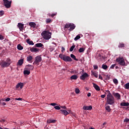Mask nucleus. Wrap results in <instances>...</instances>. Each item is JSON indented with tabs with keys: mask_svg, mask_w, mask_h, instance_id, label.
<instances>
[{
	"mask_svg": "<svg viewBox=\"0 0 129 129\" xmlns=\"http://www.w3.org/2000/svg\"><path fill=\"white\" fill-rule=\"evenodd\" d=\"M106 92L107 93L106 105L109 104L110 105H112V104H114V103H115L114 97H113V96H112L110 91L107 90L106 91Z\"/></svg>",
	"mask_w": 129,
	"mask_h": 129,
	"instance_id": "nucleus-1",
	"label": "nucleus"
},
{
	"mask_svg": "<svg viewBox=\"0 0 129 129\" xmlns=\"http://www.w3.org/2000/svg\"><path fill=\"white\" fill-rule=\"evenodd\" d=\"M75 28H76V26H75V24H74V23H68L65 24L63 27V30L64 31H67V30L69 29V31L70 32H71L72 31H73V30H74Z\"/></svg>",
	"mask_w": 129,
	"mask_h": 129,
	"instance_id": "nucleus-2",
	"label": "nucleus"
},
{
	"mask_svg": "<svg viewBox=\"0 0 129 129\" xmlns=\"http://www.w3.org/2000/svg\"><path fill=\"white\" fill-rule=\"evenodd\" d=\"M11 59L8 58L6 61L3 60L0 62V66L2 68H6L9 67L11 65Z\"/></svg>",
	"mask_w": 129,
	"mask_h": 129,
	"instance_id": "nucleus-3",
	"label": "nucleus"
},
{
	"mask_svg": "<svg viewBox=\"0 0 129 129\" xmlns=\"http://www.w3.org/2000/svg\"><path fill=\"white\" fill-rule=\"evenodd\" d=\"M41 35L45 40H50V39H51V34L49 31H44L42 32Z\"/></svg>",
	"mask_w": 129,
	"mask_h": 129,
	"instance_id": "nucleus-4",
	"label": "nucleus"
},
{
	"mask_svg": "<svg viewBox=\"0 0 129 129\" xmlns=\"http://www.w3.org/2000/svg\"><path fill=\"white\" fill-rule=\"evenodd\" d=\"M116 61L118 62V64L121 66H125V61H124V58L122 56L116 58Z\"/></svg>",
	"mask_w": 129,
	"mask_h": 129,
	"instance_id": "nucleus-5",
	"label": "nucleus"
},
{
	"mask_svg": "<svg viewBox=\"0 0 129 129\" xmlns=\"http://www.w3.org/2000/svg\"><path fill=\"white\" fill-rule=\"evenodd\" d=\"M4 6L6 7L7 9H10L11 6H12V1H9V0H3Z\"/></svg>",
	"mask_w": 129,
	"mask_h": 129,
	"instance_id": "nucleus-6",
	"label": "nucleus"
},
{
	"mask_svg": "<svg viewBox=\"0 0 129 129\" xmlns=\"http://www.w3.org/2000/svg\"><path fill=\"white\" fill-rule=\"evenodd\" d=\"M42 61V56L41 55L37 56L35 57V60L34 61L33 64H35L36 65H39L40 63H41Z\"/></svg>",
	"mask_w": 129,
	"mask_h": 129,
	"instance_id": "nucleus-7",
	"label": "nucleus"
},
{
	"mask_svg": "<svg viewBox=\"0 0 129 129\" xmlns=\"http://www.w3.org/2000/svg\"><path fill=\"white\" fill-rule=\"evenodd\" d=\"M25 70L31 71V70H34V66L31 64H27L25 66Z\"/></svg>",
	"mask_w": 129,
	"mask_h": 129,
	"instance_id": "nucleus-8",
	"label": "nucleus"
},
{
	"mask_svg": "<svg viewBox=\"0 0 129 129\" xmlns=\"http://www.w3.org/2000/svg\"><path fill=\"white\" fill-rule=\"evenodd\" d=\"M63 60L65 62H72V58L69 56L65 55Z\"/></svg>",
	"mask_w": 129,
	"mask_h": 129,
	"instance_id": "nucleus-9",
	"label": "nucleus"
},
{
	"mask_svg": "<svg viewBox=\"0 0 129 129\" xmlns=\"http://www.w3.org/2000/svg\"><path fill=\"white\" fill-rule=\"evenodd\" d=\"M88 77V74L85 73L82 76H80V79H81V80H85V79L87 78Z\"/></svg>",
	"mask_w": 129,
	"mask_h": 129,
	"instance_id": "nucleus-10",
	"label": "nucleus"
},
{
	"mask_svg": "<svg viewBox=\"0 0 129 129\" xmlns=\"http://www.w3.org/2000/svg\"><path fill=\"white\" fill-rule=\"evenodd\" d=\"M83 109H84V110H91L92 109V106H84Z\"/></svg>",
	"mask_w": 129,
	"mask_h": 129,
	"instance_id": "nucleus-11",
	"label": "nucleus"
},
{
	"mask_svg": "<svg viewBox=\"0 0 129 129\" xmlns=\"http://www.w3.org/2000/svg\"><path fill=\"white\" fill-rule=\"evenodd\" d=\"M97 59L99 61H102L104 59V56H102L101 53H99L97 55Z\"/></svg>",
	"mask_w": 129,
	"mask_h": 129,
	"instance_id": "nucleus-12",
	"label": "nucleus"
},
{
	"mask_svg": "<svg viewBox=\"0 0 129 129\" xmlns=\"http://www.w3.org/2000/svg\"><path fill=\"white\" fill-rule=\"evenodd\" d=\"M17 27H19L20 31H23V30L24 29V24L19 23Z\"/></svg>",
	"mask_w": 129,
	"mask_h": 129,
	"instance_id": "nucleus-13",
	"label": "nucleus"
},
{
	"mask_svg": "<svg viewBox=\"0 0 129 129\" xmlns=\"http://www.w3.org/2000/svg\"><path fill=\"white\" fill-rule=\"evenodd\" d=\"M60 111H61L60 113L64 114V115H65V116H66L67 115H68V114H69V112H68V111H67L66 110L60 109Z\"/></svg>",
	"mask_w": 129,
	"mask_h": 129,
	"instance_id": "nucleus-14",
	"label": "nucleus"
},
{
	"mask_svg": "<svg viewBox=\"0 0 129 129\" xmlns=\"http://www.w3.org/2000/svg\"><path fill=\"white\" fill-rule=\"evenodd\" d=\"M24 64V59H20L18 60V62L17 63V66H22Z\"/></svg>",
	"mask_w": 129,
	"mask_h": 129,
	"instance_id": "nucleus-15",
	"label": "nucleus"
},
{
	"mask_svg": "<svg viewBox=\"0 0 129 129\" xmlns=\"http://www.w3.org/2000/svg\"><path fill=\"white\" fill-rule=\"evenodd\" d=\"M30 51H31V52H39V49L37 48H35V47H31L30 48Z\"/></svg>",
	"mask_w": 129,
	"mask_h": 129,
	"instance_id": "nucleus-16",
	"label": "nucleus"
},
{
	"mask_svg": "<svg viewBox=\"0 0 129 129\" xmlns=\"http://www.w3.org/2000/svg\"><path fill=\"white\" fill-rule=\"evenodd\" d=\"M32 60H33V56L32 55H29L27 57V62H29V63H32Z\"/></svg>",
	"mask_w": 129,
	"mask_h": 129,
	"instance_id": "nucleus-17",
	"label": "nucleus"
},
{
	"mask_svg": "<svg viewBox=\"0 0 129 129\" xmlns=\"http://www.w3.org/2000/svg\"><path fill=\"white\" fill-rule=\"evenodd\" d=\"M93 87H94V88H95V89H96V90H97V91H100V88L97 84L94 83Z\"/></svg>",
	"mask_w": 129,
	"mask_h": 129,
	"instance_id": "nucleus-18",
	"label": "nucleus"
},
{
	"mask_svg": "<svg viewBox=\"0 0 129 129\" xmlns=\"http://www.w3.org/2000/svg\"><path fill=\"white\" fill-rule=\"evenodd\" d=\"M24 86V84L23 83H19L16 85V88L18 89L19 87H20L21 89L23 88V87Z\"/></svg>",
	"mask_w": 129,
	"mask_h": 129,
	"instance_id": "nucleus-19",
	"label": "nucleus"
},
{
	"mask_svg": "<svg viewBox=\"0 0 129 129\" xmlns=\"http://www.w3.org/2000/svg\"><path fill=\"white\" fill-rule=\"evenodd\" d=\"M114 96H115V97L117 98L118 100H119V99H120L121 96H120V94H119V93H115L114 94Z\"/></svg>",
	"mask_w": 129,
	"mask_h": 129,
	"instance_id": "nucleus-20",
	"label": "nucleus"
},
{
	"mask_svg": "<svg viewBox=\"0 0 129 129\" xmlns=\"http://www.w3.org/2000/svg\"><path fill=\"white\" fill-rule=\"evenodd\" d=\"M29 26H30L31 28H36V24L34 22H30Z\"/></svg>",
	"mask_w": 129,
	"mask_h": 129,
	"instance_id": "nucleus-21",
	"label": "nucleus"
},
{
	"mask_svg": "<svg viewBox=\"0 0 129 129\" xmlns=\"http://www.w3.org/2000/svg\"><path fill=\"white\" fill-rule=\"evenodd\" d=\"M120 106H129V103L128 102H122L120 103Z\"/></svg>",
	"mask_w": 129,
	"mask_h": 129,
	"instance_id": "nucleus-22",
	"label": "nucleus"
},
{
	"mask_svg": "<svg viewBox=\"0 0 129 129\" xmlns=\"http://www.w3.org/2000/svg\"><path fill=\"white\" fill-rule=\"evenodd\" d=\"M43 46H44V45H43V44H42L41 43H36L35 45V47H37V48H41Z\"/></svg>",
	"mask_w": 129,
	"mask_h": 129,
	"instance_id": "nucleus-23",
	"label": "nucleus"
},
{
	"mask_svg": "<svg viewBox=\"0 0 129 129\" xmlns=\"http://www.w3.org/2000/svg\"><path fill=\"white\" fill-rule=\"evenodd\" d=\"M30 74L31 72H30V71H28V70L24 71V75H30Z\"/></svg>",
	"mask_w": 129,
	"mask_h": 129,
	"instance_id": "nucleus-24",
	"label": "nucleus"
},
{
	"mask_svg": "<svg viewBox=\"0 0 129 129\" xmlns=\"http://www.w3.org/2000/svg\"><path fill=\"white\" fill-rule=\"evenodd\" d=\"M105 109L108 112H110L111 111V109H110V106L107 105L105 107Z\"/></svg>",
	"mask_w": 129,
	"mask_h": 129,
	"instance_id": "nucleus-25",
	"label": "nucleus"
},
{
	"mask_svg": "<svg viewBox=\"0 0 129 129\" xmlns=\"http://www.w3.org/2000/svg\"><path fill=\"white\" fill-rule=\"evenodd\" d=\"M78 78V77L76 75H74L71 77V79H73V80H76Z\"/></svg>",
	"mask_w": 129,
	"mask_h": 129,
	"instance_id": "nucleus-26",
	"label": "nucleus"
},
{
	"mask_svg": "<svg viewBox=\"0 0 129 129\" xmlns=\"http://www.w3.org/2000/svg\"><path fill=\"white\" fill-rule=\"evenodd\" d=\"M48 123H55L56 120L48 119L47 120Z\"/></svg>",
	"mask_w": 129,
	"mask_h": 129,
	"instance_id": "nucleus-27",
	"label": "nucleus"
},
{
	"mask_svg": "<svg viewBox=\"0 0 129 129\" xmlns=\"http://www.w3.org/2000/svg\"><path fill=\"white\" fill-rule=\"evenodd\" d=\"M92 75L96 77V78H98V74H97V73L96 72H92Z\"/></svg>",
	"mask_w": 129,
	"mask_h": 129,
	"instance_id": "nucleus-28",
	"label": "nucleus"
},
{
	"mask_svg": "<svg viewBox=\"0 0 129 129\" xmlns=\"http://www.w3.org/2000/svg\"><path fill=\"white\" fill-rule=\"evenodd\" d=\"M27 44H29V45H34V42L33 41H30V39L27 40Z\"/></svg>",
	"mask_w": 129,
	"mask_h": 129,
	"instance_id": "nucleus-29",
	"label": "nucleus"
},
{
	"mask_svg": "<svg viewBox=\"0 0 129 129\" xmlns=\"http://www.w3.org/2000/svg\"><path fill=\"white\" fill-rule=\"evenodd\" d=\"M71 58H72V59H74V60H75V61H78V59L76 58V56H75L74 54H71Z\"/></svg>",
	"mask_w": 129,
	"mask_h": 129,
	"instance_id": "nucleus-30",
	"label": "nucleus"
},
{
	"mask_svg": "<svg viewBox=\"0 0 129 129\" xmlns=\"http://www.w3.org/2000/svg\"><path fill=\"white\" fill-rule=\"evenodd\" d=\"M17 48L18 50H23L24 49V47L22 45H21V44H18L17 45Z\"/></svg>",
	"mask_w": 129,
	"mask_h": 129,
	"instance_id": "nucleus-31",
	"label": "nucleus"
},
{
	"mask_svg": "<svg viewBox=\"0 0 129 129\" xmlns=\"http://www.w3.org/2000/svg\"><path fill=\"white\" fill-rule=\"evenodd\" d=\"M102 69H104V70H106V69L108 68V67H107V66L106 64H103L102 66Z\"/></svg>",
	"mask_w": 129,
	"mask_h": 129,
	"instance_id": "nucleus-32",
	"label": "nucleus"
},
{
	"mask_svg": "<svg viewBox=\"0 0 129 129\" xmlns=\"http://www.w3.org/2000/svg\"><path fill=\"white\" fill-rule=\"evenodd\" d=\"M113 83L115 84V85H117V84H118V81L116 79H114L113 80Z\"/></svg>",
	"mask_w": 129,
	"mask_h": 129,
	"instance_id": "nucleus-33",
	"label": "nucleus"
},
{
	"mask_svg": "<svg viewBox=\"0 0 129 129\" xmlns=\"http://www.w3.org/2000/svg\"><path fill=\"white\" fill-rule=\"evenodd\" d=\"M59 58H60V59H61L62 60H63L64 57H65V55L64 54H60L59 55Z\"/></svg>",
	"mask_w": 129,
	"mask_h": 129,
	"instance_id": "nucleus-34",
	"label": "nucleus"
},
{
	"mask_svg": "<svg viewBox=\"0 0 129 129\" xmlns=\"http://www.w3.org/2000/svg\"><path fill=\"white\" fill-rule=\"evenodd\" d=\"M81 38V36L80 35H78L74 39L75 41H77V40H79Z\"/></svg>",
	"mask_w": 129,
	"mask_h": 129,
	"instance_id": "nucleus-35",
	"label": "nucleus"
},
{
	"mask_svg": "<svg viewBox=\"0 0 129 129\" xmlns=\"http://www.w3.org/2000/svg\"><path fill=\"white\" fill-rule=\"evenodd\" d=\"M85 49H84V48L82 47V48H80L79 50V52L80 53H82L83 52H84V50Z\"/></svg>",
	"mask_w": 129,
	"mask_h": 129,
	"instance_id": "nucleus-36",
	"label": "nucleus"
},
{
	"mask_svg": "<svg viewBox=\"0 0 129 129\" xmlns=\"http://www.w3.org/2000/svg\"><path fill=\"white\" fill-rule=\"evenodd\" d=\"M52 22V20L50 19V18L47 19L46 20V24H50Z\"/></svg>",
	"mask_w": 129,
	"mask_h": 129,
	"instance_id": "nucleus-37",
	"label": "nucleus"
},
{
	"mask_svg": "<svg viewBox=\"0 0 129 129\" xmlns=\"http://www.w3.org/2000/svg\"><path fill=\"white\" fill-rule=\"evenodd\" d=\"M123 47H124V43H119V45H118L119 48H123Z\"/></svg>",
	"mask_w": 129,
	"mask_h": 129,
	"instance_id": "nucleus-38",
	"label": "nucleus"
},
{
	"mask_svg": "<svg viewBox=\"0 0 129 129\" xmlns=\"http://www.w3.org/2000/svg\"><path fill=\"white\" fill-rule=\"evenodd\" d=\"M74 48H75V45H74L72 46L70 49V52H72V51H73V50H74Z\"/></svg>",
	"mask_w": 129,
	"mask_h": 129,
	"instance_id": "nucleus-39",
	"label": "nucleus"
},
{
	"mask_svg": "<svg viewBox=\"0 0 129 129\" xmlns=\"http://www.w3.org/2000/svg\"><path fill=\"white\" fill-rule=\"evenodd\" d=\"M54 108H55V109H56L57 110H59V109H61V108L59 106H55L54 107Z\"/></svg>",
	"mask_w": 129,
	"mask_h": 129,
	"instance_id": "nucleus-40",
	"label": "nucleus"
},
{
	"mask_svg": "<svg viewBox=\"0 0 129 129\" xmlns=\"http://www.w3.org/2000/svg\"><path fill=\"white\" fill-rule=\"evenodd\" d=\"M125 88L126 89H128V88H129V83H127L126 84H125Z\"/></svg>",
	"mask_w": 129,
	"mask_h": 129,
	"instance_id": "nucleus-41",
	"label": "nucleus"
},
{
	"mask_svg": "<svg viewBox=\"0 0 129 129\" xmlns=\"http://www.w3.org/2000/svg\"><path fill=\"white\" fill-rule=\"evenodd\" d=\"M5 14L4 11H0V17H3Z\"/></svg>",
	"mask_w": 129,
	"mask_h": 129,
	"instance_id": "nucleus-42",
	"label": "nucleus"
},
{
	"mask_svg": "<svg viewBox=\"0 0 129 129\" xmlns=\"http://www.w3.org/2000/svg\"><path fill=\"white\" fill-rule=\"evenodd\" d=\"M75 92L77 94H78V93H79V92H80V90H79V89L77 88L75 90Z\"/></svg>",
	"mask_w": 129,
	"mask_h": 129,
	"instance_id": "nucleus-43",
	"label": "nucleus"
},
{
	"mask_svg": "<svg viewBox=\"0 0 129 129\" xmlns=\"http://www.w3.org/2000/svg\"><path fill=\"white\" fill-rule=\"evenodd\" d=\"M93 67H94V69L95 70H97V69H98V66H97L96 65L93 66Z\"/></svg>",
	"mask_w": 129,
	"mask_h": 129,
	"instance_id": "nucleus-44",
	"label": "nucleus"
},
{
	"mask_svg": "<svg viewBox=\"0 0 129 129\" xmlns=\"http://www.w3.org/2000/svg\"><path fill=\"white\" fill-rule=\"evenodd\" d=\"M115 66H116V64H112L110 67L111 69H113Z\"/></svg>",
	"mask_w": 129,
	"mask_h": 129,
	"instance_id": "nucleus-45",
	"label": "nucleus"
},
{
	"mask_svg": "<svg viewBox=\"0 0 129 129\" xmlns=\"http://www.w3.org/2000/svg\"><path fill=\"white\" fill-rule=\"evenodd\" d=\"M128 121H129V119L127 118H125L124 120V122H128Z\"/></svg>",
	"mask_w": 129,
	"mask_h": 129,
	"instance_id": "nucleus-46",
	"label": "nucleus"
},
{
	"mask_svg": "<svg viewBox=\"0 0 129 129\" xmlns=\"http://www.w3.org/2000/svg\"><path fill=\"white\" fill-rule=\"evenodd\" d=\"M14 99L15 100H19V101H21L23 100L22 98H15Z\"/></svg>",
	"mask_w": 129,
	"mask_h": 129,
	"instance_id": "nucleus-47",
	"label": "nucleus"
},
{
	"mask_svg": "<svg viewBox=\"0 0 129 129\" xmlns=\"http://www.w3.org/2000/svg\"><path fill=\"white\" fill-rule=\"evenodd\" d=\"M4 39H5V38L4 37V36L0 34V40H4Z\"/></svg>",
	"mask_w": 129,
	"mask_h": 129,
	"instance_id": "nucleus-48",
	"label": "nucleus"
},
{
	"mask_svg": "<svg viewBox=\"0 0 129 129\" xmlns=\"http://www.w3.org/2000/svg\"><path fill=\"white\" fill-rule=\"evenodd\" d=\"M50 105H52V106H55V105H57V104L55 103H51Z\"/></svg>",
	"mask_w": 129,
	"mask_h": 129,
	"instance_id": "nucleus-49",
	"label": "nucleus"
},
{
	"mask_svg": "<svg viewBox=\"0 0 129 129\" xmlns=\"http://www.w3.org/2000/svg\"><path fill=\"white\" fill-rule=\"evenodd\" d=\"M61 108H62L63 109H67V108L65 106H60Z\"/></svg>",
	"mask_w": 129,
	"mask_h": 129,
	"instance_id": "nucleus-50",
	"label": "nucleus"
},
{
	"mask_svg": "<svg viewBox=\"0 0 129 129\" xmlns=\"http://www.w3.org/2000/svg\"><path fill=\"white\" fill-rule=\"evenodd\" d=\"M56 15H57V13H54L51 14V18H54V17H55V16H56Z\"/></svg>",
	"mask_w": 129,
	"mask_h": 129,
	"instance_id": "nucleus-51",
	"label": "nucleus"
},
{
	"mask_svg": "<svg viewBox=\"0 0 129 129\" xmlns=\"http://www.w3.org/2000/svg\"><path fill=\"white\" fill-rule=\"evenodd\" d=\"M99 79H101V80H103V78L100 75L99 76Z\"/></svg>",
	"mask_w": 129,
	"mask_h": 129,
	"instance_id": "nucleus-52",
	"label": "nucleus"
},
{
	"mask_svg": "<svg viewBox=\"0 0 129 129\" xmlns=\"http://www.w3.org/2000/svg\"><path fill=\"white\" fill-rule=\"evenodd\" d=\"M71 73L72 74H75V73H76V71H72L71 72Z\"/></svg>",
	"mask_w": 129,
	"mask_h": 129,
	"instance_id": "nucleus-53",
	"label": "nucleus"
},
{
	"mask_svg": "<svg viewBox=\"0 0 129 129\" xmlns=\"http://www.w3.org/2000/svg\"><path fill=\"white\" fill-rule=\"evenodd\" d=\"M11 100V99L10 98H8L5 99V101H10Z\"/></svg>",
	"mask_w": 129,
	"mask_h": 129,
	"instance_id": "nucleus-54",
	"label": "nucleus"
},
{
	"mask_svg": "<svg viewBox=\"0 0 129 129\" xmlns=\"http://www.w3.org/2000/svg\"><path fill=\"white\" fill-rule=\"evenodd\" d=\"M5 121H6V120H5V119H1V120H0V122L4 123Z\"/></svg>",
	"mask_w": 129,
	"mask_h": 129,
	"instance_id": "nucleus-55",
	"label": "nucleus"
},
{
	"mask_svg": "<svg viewBox=\"0 0 129 129\" xmlns=\"http://www.w3.org/2000/svg\"><path fill=\"white\" fill-rule=\"evenodd\" d=\"M65 51V48L63 47H61V52H64Z\"/></svg>",
	"mask_w": 129,
	"mask_h": 129,
	"instance_id": "nucleus-56",
	"label": "nucleus"
},
{
	"mask_svg": "<svg viewBox=\"0 0 129 129\" xmlns=\"http://www.w3.org/2000/svg\"><path fill=\"white\" fill-rule=\"evenodd\" d=\"M87 96L88 97H90V96H91V93H88L87 94Z\"/></svg>",
	"mask_w": 129,
	"mask_h": 129,
	"instance_id": "nucleus-57",
	"label": "nucleus"
},
{
	"mask_svg": "<svg viewBox=\"0 0 129 129\" xmlns=\"http://www.w3.org/2000/svg\"><path fill=\"white\" fill-rule=\"evenodd\" d=\"M106 96L105 95H101V98H104Z\"/></svg>",
	"mask_w": 129,
	"mask_h": 129,
	"instance_id": "nucleus-58",
	"label": "nucleus"
},
{
	"mask_svg": "<svg viewBox=\"0 0 129 129\" xmlns=\"http://www.w3.org/2000/svg\"><path fill=\"white\" fill-rule=\"evenodd\" d=\"M1 104H2V105H6V104H7L6 103L4 102H2V103Z\"/></svg>",
	"mask_w": 129,
	"mask_h": 129,
	"instance_id": "nucleus-59",
	"label": "nucleus"
},
{
	"mask_svg": "<svg viewBox=\"0 0 129 129\" xmlns=\"http://www.w3.org/2000/svg\"><path fill=\"white\" fill-rule=\"evenodd\" d=\"M1 101H6V99H2Z\"/></svg>",
	"mask_w": 129,
	"mask_h": 129,
	"instance_id": "nucleus-60",
	"label": "nucleus"
},
{
	"mask_svg": "<svg viewBox=\"0 0 129 129\" xmlns=\"http://www.w3.org/2000/svg\"><path fill=\"white\" fill-rule=\"evenodd\" d=\"M48 16L49 17H51L52 14L49 13V14H48Z\"/></svg>",
	"mask_w": 129,
	"mask_h": 129,
	"instance_id": "nucleus-61",
	"label": "nucleus"
},
{
	"mask_svg": "<svg viewBox=\"0 0 129 129\" xmlns=\"http://www.w3.org/2000/svg\"><path fill=\"white\" fill-rule=\"evenodd\" d=\"M115 69H118V66H116V67H115Z\"/></svg>",
	"mask_w": 129,
	"mask_h": 129,
	"instance_id": "nucleus-62",
	"label": "nucleus"
},
{
	"mask_svg": "<svg viewBox=\"0 0 129 129\" xmlns=\"http://www.w3.org/2000/svg\"><path fill=\"white\" fill-rule=\"evenodd\" d=\"M86 90H87V91H88V90H89V89H88V88H86Z\"/></svg>",
	"mask_w": 129,
	"mask_h": 129,
	"instance_id": "nucleus-63",
	"label": "nucleus"
},
{
	"mask_svg": "<svg viewBox=\"0 0 129 129\" xmlns=\"http://www.w3.org/2000/svg\"><path fill=\"white\" fill-rule=\"evenodd\" d=\"M90 129H94V128L91 127Z\"/></svg>",
	"mask_w": 129,
	"mask_h": 129,
	"instance_id": "nucleus-64",
	"label": "nucleus"
}]
</instances>
